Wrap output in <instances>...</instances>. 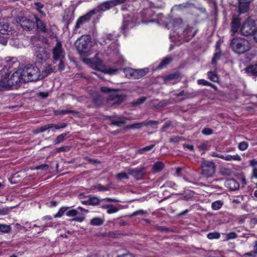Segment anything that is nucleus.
<instances>
[{"instance_id":"55","label":"nucleus","mask_w":257,"mask_h":257,"mask_svg":"<svg viewBox=\"0 0 257 257\" xmlns=\"http://www.w3.org/2000/svg\"><path fill=\"white\" fill-rule=\"evenodd\" d=\"M11 209L9 207H4L0 209V215H4L8 214Z\"/></svg>"},{"instance_id":"58","label":"nucleus","mask_w":257,"mask_h":257,"mask_svg":"<svg viewBox=\"0 0 257 257\" xmlns=\"http://www.w3.org/2000/svg\"><path fill=\"white\" fill-rule=\"evenodd\" d=\"M38 95L42 98L44 99L48 96L49 93L48 92H40L38 93Z\"/></svg>"},{"instance_id":"45","label":"nucleus","mask_w":257,"mask_h":257,"mask_svg":"<svg viewBox=\"0 0 257 257\" xmlns=\"http://www.w3.org/2000/svg\"><path fill=\"white\" fill-rule=\"evenodd\" d=\"M146 100V97H142L139 99H138L136 100H135L132 102V104L133 106L138 105L142 103H143L144 102H145Z\"/></svg>"},{"instance_id":"57","label":"nucleus","mask_w":257,"mask_h":257,"mask_svg":"<svg viewBox=\"0 0 257 257\" xmlns=\"http://www.w3.org/2000/svg\"><path fill=\"white\" fill-rule=\"evenodd\" d=\"M126 0H111L113 7L118 4L124 3Z\"/></svg>"},{"instance_id":"31","label":"nucleus","mask_w":257,"mask_h":257,"mask_svg":"<svg viewBox=\"0 0 257 257\" xmlns=\"http://www.w3.org/2000/svg\"><path fill=\"white\" fill-rule=\"evenodd\" d=\"M223 204V202L221 200L215 201L212 203L211 208L214 210H218L220 209Z\"/></svg>"},{"instance_id":"32","label":"nucleus","mask_w":257,"mask_h":257,"mask_svg":"<svg viewBox=\"0 0 257 257\" xmlns=\"http://www.w3.org/2000/svg\"><path fill=\"white\" fill-rule=\"evenodd\" d=\"M100 202L99 199L95 196H92L89 197L87 200V203L90 204V205H97Z\"/></svg>"},{"instance_id":"5","label":"nucleus","mask_w":257,"mask_h":257,"mask_svg":"<svg viewBox=\"0 0 257 257\" xmlns=\"http://www.w3.org/2000/svg\"><path fill=\"white\" fill-rule=\"evenodd\" d=\"M200 167V174L203 177L209 178L213 177L216 171V166L212 161L204 160L201 162Z\"/></svg>"},{"instance_id":"15","label":"nucleus","mask_w":257,"mask_h":257,"mask_svg":"<svg viewBox=\"0 0 257 257\" xmlns=\"http://www.w3.org/2000/svg\"><path fill=\"white\" fill-rule=\"evenodd\" d=\"M143 23H147L148 22H154V20L149 19L154 16V12L151 8L143 10L141 12Z\"/></svg>"},{"instance_id":"54","label":"nucleus","mask_w":257,"mask_h":257,"mask_svg":"<svg viewBox=\"0 0 257 257\" xmlns=\"http://www.w3.org/2000/svg\"><path fill=\"white\" fill-rule=\"evenodd\" d=\"M144 126H147V125H157L159 122L155 120H150V121H144Z\"/></svg>"},{"instance_id":"53","label":"nucleus","mask_w":257,"mask_h":257,"mask_svg":"<svg viewBox=\"0 0 257 257\" xmlns=\"http://www.w3.org/2000/svg\"><path fill=\"white\" fill-rule=\"evenodd\" d=\"M237 234L234 232H229L227 234L226 238L227 240L235 239L237 237Z\"/></svg>"},{"instance_id":"27","label":"nucleus","mask_w":257,"mask_h":257,"mask_svg":"<svg viewBox=\"0 0 257 257\" xmlns=\"http://www.w3.org/2000/svg\"><path fill=\"white\" fill-rule=\"evenodd\" d=\"M126 118L123 117H119L116 119H112L111 121V123L112 125L120 126L125 122Z\"/></svg>"},{"instance_id":"3","label":"nucleus","mask_w":257,"mask_h":257,"mask_svg":"<svg viewBox=\"0 0 257 257\" xmlns=\"http://www.w3.org/2000/svg\"><path fill=\"white\" fill-rule=\"evenodd\" d=\"M75 46L80 54H87L92 46L90 36L89 35L81 36L75 41Z\"/></svg>"},{"instance_id":"1","label":"nucleus","mask_w":257,"mask_h":257,"mask_svg":"<svg viewBox=\"0 0 257 257\" xmlns=\"http://www.w3.org/2000/svg\"><path fill=\"white\" fill-rule=\"evenodd\" d=\"M22 80L24 82L36 81L41 78L39 68L33 64H28L21 69Z\"/></svg>"},{"instance_id":"42","label":"nucleus","mask_w":257,"mask_h":257,"mask_svg":"<svg viewBox=\"0 0 257 257\" xmlns=\"http://www.w3.org/2000/svg\"><path fill=\"white\" fill-rule=\"evenodd\" d=\"M54 68L51 65H48L46 67L45 70L43 71L44 76H47L53 72Z\"/></svg>"},{"instance_id":"8","label":"nucleus","mask_w":257,"mask_h":257,"mask_svg":"<svg viewBox=\"0 0 257 257\" xmlns=\"http://www.w3.org/2000/svg\"><path fill=\"white\" fill-rule=\"evenodd\" d=\"M178 33L179 38L185 41H190L195 35V32L193 31V28L191 27H187L183 31H182V29H179Z\"/></svg>"},{"instance_id":"59","label":"nucleus","mask_w":257,"mask_h":257,"mask_svg":"<svg viewBox=\"0 0 257 257\" xmlns=\"http://www.w3.org/2000/svg\"><path fill=\"white\" fill-rule=\"evenodd\" d=\"M58 61L59 62V65H58V68L60 71L63 70L64 69L65 65H64V59H62L61 60H58Z\"/></svg>"},{"instance_id":"23","label":"nucleus","mask_w":257,"mask_h":257,"mask_svg":"<svg viewBox=\"0 0 257 257\" xmlns=\"http://www.w3.org/2000/svg\"><path fill=\"white\" fill-rule=\"evenodd\" d=\"M174 95L176 97L183 96V98L181 99V100H183L185 99L193 98L196 96V94L195 93H189L184 90H182L180 91L179 93L175 94Z\"/></svg>"},{"instance_id":"9","label":"nucleus","mask_w":257,"mask_h":257,"mask_svg":"<svg viewBox=\"0 0 257 257\" xmlns=\"http://www.w3.org/2000/svg\"><path fill=\"white\" fill-rule=\"evenodd\" d=\"M9 71V70H8V71H6V73H3V74L0 73V75L1 76L0 80V91L9 90L12 88V86L9 82V79H8L7 77Z\"/></svg>"},{"instance_id":"14","label":"nucleus","mask_w":257,"mask_h":257,"mask_svg":"<svg viewBox=\"0 0 257 257\" xmlns=\"http://www.w3.org/2000/svg\"><path fill=\"white\" fill-rule=\"evenodd\" d=\"M20 23L23 29L30 31L33 29L35 26V22L26 17H23L20 20Z\"/></svg>"},{"instance_id":"46","label":"nucleus","mask_w":257,"mask_h":257,"mask_svg":"<svg viewBox=\"0 0 257 257\" xmlns=\"http://www.w3.org/2000/svg\"><path fill=\"white\" fill-rule=\"evenodd\" d=\"M116 178L118 180H121L123 179H128V176L125 172H121L116 175Z\"/></svg>"},{"instance_id":"48","label":"nucleus","mask_w":257,"mask_h":257,"mask_svg":"<svg viewBox=\"0 0 257 257\" xmlns=\"http://www.w3.org/2000/svg\"><path fill=\"white\" fill-rule=\"evenodd\" d=\"M49 165L46 164H42L39 166H36L34 169L35 170H41L44 171H46L49 169Z\"/></svg>"},{"instance_id":"64","label":"nucleus","mask_w":257,"mask_h":257,"mask_svg":"<svg viewBox=\"0 0 257 257\" xmlns=\"http://www.w3.org/2000/svg\"><path fill=\"white\" fill-rule=\"evenodd\" d=\"M84 217L83 216H79L78 217L74 218L72 220L81 222L84 220Z\"/></svg>"},{"instance_id":"63","label":"nucleus","mask_w":257,"mask_h":257,"mask_svg":"<svg viewBox=\"0 0 257 257\" xmlns=\"http://www.w3.org/2000/svg\"><path fill=\"white\" fill-rule=\"evenodd\" d=\"M164 186H167V187H170L172 188H174L176 186V184L175 183L172 182V181H168L166 182V183L164 185Z\"/></svg>"},{"instance_id":"60","label":"nucleus","mask_w":257,"mask_h":257,"mask_svg":"<svg viewBox=\"0 0 257 257\" xmlns=\"http://www.w3.org/2000/svg\"><path fill=\"white\" fill-rule=\"evenodd\" d=\"M231 160L240 161L241 160V158L239 155L236 154L234 155H231Z\"/></svg>"},{"instance_id":"51","label":"nucleus","mask_w":257,"mask_h":257,"mask_svg":"<svg viewBox=\"0 0 257 257\" xmlns=\"http://www.w3.org/2000/svg\"><path fill=\"white\" fill-rule=\"evenodd\" d=\"M118 210L119 209L117 207H114L113 205H111V207L107 210V212L108 214H112L117 212Z\"/></svg>"},{"instance_id":"61","label":"nucleus","mask_w":257,"mask_h":257,"mask_svg":"<svg viewBox=\"0 0 257 257\" xmlns=\"http://www.w3.org/2000/svg\"><path fill=\"white\" fill-rule=\"evenodd\" d=\"M118 71V69H113V68H108L107 70H106V72L108 74H115L117 71Z\"/></svg>"},{"instance_id":"33","label":"nucleus","mask_w":257,"mask_h":257,"mask_svg":"<svg viewBox=\"0 0 257 257\" xmlns=\"http://www.w3.org/2000/svg\"><path fill=\"white\" fill-rule=\"evenodd\" d=\"M172 61V59L170 57L165 58L158 66L159 69H162L165 67Z\"/></svg>"},{"instance_id":"7","label":"nucleus","mask_w":257,"mask_h":257,"mask_svg":"<svg viewBox=\"0 0 257 257\" xmlns=\"http://www.w3.org/2000/svg\"><path fill=\"white\" fill-rule=\"evenodd\" d=\"M254 22L251 19H247L242 25L240 31L242 35L248 36L253 34L254 30Z\"/></svg>"},{"instance_id":"56","label":"nucleus","mask_w":257,"mask_h":257,"mask_svg":"<svg viewBox=\"0 0 257 257\" xmlns=\"http://www.w3.org/2000/svg\"><path fill=\"white\" fill-rule=\"evenodd\" d=\"M67 124L65 123H60L59 124H55V128L56 130L63 128L67 126Z\"/></svg>"},{"instance_id":"10","label":"nucleus","mask_w":257,"mask_h":257,"mask_svg":"<svg viewBox=\"0 0 257 257\" xmlns=\"http://www.w3.org/2000/svg\"><path fill=\"white\" fill-rule=\"evenodd\" d=\"M22 74L23 73L21 69H19L13 73L11 75L9 79L12 88L19 84L21 80H22Z\"/></svg>"},{"instance_id":"39","label":"nucleus","mask_w":257,"mask_h":257,"mask_svg":"<svg viewBox=\"0 0 257 257\" xmlns=\"http://www.w3.org/2000/svg\"><path fill=\"white\" fill-rule=\"evenodd\" d=\"M207 236V238L209 239H218L220 237V235L219 232H213L209 233Z\"/></svg>"},{"instance_id":"62","label":"nucleus","mask_w":257,"mask_h":257,"mask_svg":"<svg viewBox=\"0 0 257 257\" xmlns=\"http://www.w3.org/2000/svg\"><path fill=\"white\" fill-rule=\"evenodd\" d=\"M97 188L99 190V191H107L108 190V187H106V186H102L100 184H99L97 186Z\"/></svg>"},{"instance_id":"49","label":"nucleus","mask_w":257,"mask_h":257,"mask_svg":"<svg viewBox=\"0 0 257 257\" xmlns=\"http://www.w3.org/2000/svg\"><path fill=\"white\" fill-rule=\"evenodd\" d=\"M147 213H147V211L144 210L143 209H140V210H137V211L133 212L130 215V216L132 217V216H137V215H143V214H147Z\"/></svg>"},{"instance_id":"21","label":"nucleus","mask_w":257,"mask_h":257,"mask_svg":"<svg viewBox=\"0 0 257 257\" xmlns=\"http://www.w3.org/2000/svg\"><path fill=\"white\" fill-rule=\"evenodd\" d=\"M11 29L8 23L4 21H0V34L8 35L10 32Z\"/></svg>"},{"instance_id":"30","label":"nucleus","mask_w":257,"mask_h":257,"mask_svg":"<svg viewBox=\"0 0 257 257\" xmlns=\"http://www.w3.org/2000/svg\"><path fill=\"white\" fill-rule=\"evenodd\" d=\"M123 70L126 77L134 79L135 69L131 68H125Z\"/></svg>"},{"instance_id":"35","label":"nucleus","mask_w":257,"mask_h":257,"mask_svg":"<svg viewBox=\"0 0 257 257\" xmlns=\"http://www.w3.org/2000/svg\"><path fill=\"white\" fill-rule=\"evenodd\" d=\"M103 220L99 217L92 218L90 221V223L92 225L98 226L102 224Z\"/></svg>"},{"instance_id":"44","label":"nucleus","mask_w":257,"mask_h":257,"mask_svg":"<svg viewBox=\"0 0 257 257\" xmlns=\"http://www.w3.org/2000/svg\"><path fill=\"white\" fill-rule=\"evenodd\" d=\"M248 147V144L246 142H241L238 145V149L241 151L246 150Z\"/></svg>"},{"instance_id":"20","label":"nucleus","mask_w":257,"mask_h":257,"mask_svg":"<svg viewBox=\"0 0 257 257\" xmlns=\"http://www.w3.org/2000/svg\"><path fill=\"white\" fill-rule=\"evenodd\" d=\"M35 56L37 63H42L48 58V55L44 49L37 52Z\"/></svg>"},{"instance_id":"16","label":"nucleus","mask_w":257,"mask_h":257,"mask_svg":"<svg viewBox=\"0 0 257 257\" xmlns=\"http://www.w3.org/2000/svg\"><path fill=\"white\" fill-rule=\"evenodd\" d=\"M83 211L87 212L88 211L81 207H77L76 209H70L69 207H67V211L66 213V215L69 217H74L78 215H80L82 214Z\"/></svg>"},{"instance_id":"47","label":"nucleus","mask_w":257,"mask_h":257,"mask_svg":"<svg viewBox=\"0 0 257 257\" xmlns=\"http://www.w3.org/2000/svg\"><path fill=\"white\" fill-rule=\"evenodd\" d=\"M200 150L206 151L208 150V142H203L197 146Z\"/></svg>"},{"instance_id":"2","label":"nucleus","mask_w":257,"mask_h":257,"mask_svg":"<svg viewBox=\"0 0 257 257\" xmlns=\"http://www.w3.org/2000/svg\"><path fill=\"white\" fill-rule=\"evenodd\" d=\"M230 47L236 53L240 54L249 51L251 46L249 41L241 38H234L230 42Z\"/></svg>"},{"instance_id":"50","label":"nucleus","mask_w":257,"mask_h":257,"mask_svg":"<svg viewBox=\"0 0 257 257\" xmlns=\"http://www.w3.org/2000/svg\"><path fill=\"white\" fill-rule=\"evenodd\" d=\"M197 83L199 85H202L204 86H213L210 82H208L207 81L204 79H199L197 80Z\"/></svg>"},{"instance_id":"17","label":"nucleus","mask_w":257,"mask_h":257,"mask_svg":"<svg viewBox=\"0 0 257 257\" xmlns=\"http://www.w3.org/2000/svg\"><path fill=\"white\" fill-rule=\"evenodd\" d=\"M91 67L100 71H103L104 70V65L102 61L96 57L91 60Z\"/></svg>"},{"instance_id":"37","label":"nucleus","mask_w":257,"mask_h":257,"mask_svg":"<svg viewBox=\"0 0 257 257\" xmlns=\"http://www.w3.org/2000/svg\"><path fill=\"white\" fill-rule=\"evenodd\" d=\"M67 133H63L59 135L54 140V144L55 145H57L63 142L65 140V137L67 136Z\"/></svg>"},{"instance_id":"29","label":"nucleus","mask_w":257,"mask_h":257,"mask_svg":"<svg viewBox=\"0 0 257 257\" xmlns=\"http://www.w3.org/2000/svg\"><path fill=\"white\" fill-rule=\"evenodd\" d=\"M244 70L246 72L251 75H257V64L247 67L245 68Z\"/></svg>"},{"instance_id":"40","label":"nucleus","mask_w":257,"mask_h":257,"mask_svg":"<svg viewBox=\"0 0 257 257\" xmlns=\"http://www.w3.org/2000/svg\"><path fill=\"white\" fill-rule=\"evenodd\" d=\"M179 77V74L178 73H173L169 74L166 76L165 81H169L171 80L177 79Z\"/></svg>"},{"instance_id":"22","label":"nucleus","mask_w":257,"mask_h":257,"mask_svg":"<svg viewBox=\"0 0 257 257\" xmlns=\"http://www.w3.org/2000/svg\"><path fill=\"white\" fill-rule=\"evenodd\" d=\"M35 19L37 29L42 32L46 33L47 32V29L46 27V24L35 16Z\"/></svg>"},{"instance_id":"34","label":"nucleus","mask_w":257,"mask_h":257,"mask_svg":"<svg viewBox=\"0 0 257 257\" xmlns=\"http://www.w3.org/2000/svg\"><path fill=\"white\" fill-rule=\"evenodd\" d=\"M208 78L212 81L217 82L219 78L215 71H209L208 72Z\"/></svg>"},{"instance_id":"38","label":"nucleus","mask_w":257,"mask_h":257,"mask_svg":"<svg viewBox=\"0 0 257 257\" xmlns=\"http://www.w3.org/2000/svg\"><path fill=\"white\" fill-rule=\"evenodd\" d=\"M11 228L10 225L6 224H0V231L3 233H9Z\"/></svg>"},{"instance_id":"36","label":"nucleus","mask_w":257,"mask_h":257,"mask_svg":"<svg viewBox=\"0 0 257 257\" xmlns=\"http://www.w3.org/2000/svg\"><path fill=\"white\" fill-rule=\"evenodd\" d=\"M155 145H151L148 146H146L143 148L139 149L137 151V153L140 154H143L146 152L151 151L152 149L155 147Z\"/></svg>"},{"instance_id":"11","label":"nucleus","mask_w":257,"mask_h":257,"mask_svg":"<svg viewBox=\"0 0 257 257\" xmlns=\"http://www.w3.org/2000/svg\"><path fill=\"white\" fill-rule=\"evenodd\" d=\"M130 174L137 180L142 179L146 173V168L142 167L130 170Z\"/></svg>"},{"instance_id":"43","label":"nucleus","mask_w":257,"mask_h":257,"mask_svg":"<svg viewBox=\"0 0 257 257\" xmlns=\"http://www.w3.org/2000/svg\"><path fill=\"white\" fill-rule=\"evenodd\" d=\"M67 211V207H62L60 209V210L57 212V213L54 215V217H60L62 215H63L64 214V213L66 214Z\"/></svg>"},{"instance_id":"41","label":"nucleus","mask_w":257,"mask_h":257,"mask_svg":"<svg viewBox=\"0 0 257 257\" xmlns=\"http://www.w3.org/2000/svg\"><path fill=\"white\" fill-rule=\"evenodd\" d=\"M144 121L139 123H135L128 125L127 127L131 129L140 128L143 126H144Z\"/></svg>"},{"instance_id":"24","label":"nucleus","mask_w":257,"mask_h":257,"mask_svg":"<svg viewBox=\"0 0 257 257\" xmlns=\"http://www.w3.org/2000/svg\"><path fill=\"white\" fill-rule=\"evenodd\" d=\"M240 23V22L239 19H233L231 23V32L232 34L234 35L236 33H237L239 29Z\"/></svg>"},{"instance_id":"18","label":"nucleus","mask_w":257,"mask_h":257,"mask_svg":"<svg viewBox=\"0 0 257 257\" xmlns=\"http://www.w3.org/2000/svg\"><path fill=\"white\" fill-rule=\"evenodd\" d=\"M239 2V11L240 13H244L247 11L250 3L252 0H238Z\"/></svg>"},{"instance_id":"26","label":"nucleus","mask_w":257,"mask_h":257,"mask_svg":"<svg viewBox=\"0 0 257 257\" xmlns=\"http://www.w3.org/2000/svg\"><path fill=\"white\" fill-rule=\"evenodd\" d=\"M54 113L56 115H64L67 113H71L73 114H77L76 111L69 109H57L54 111Z\"/></svg>"},{"instance_id":"25","label":"nucleus","mask_w":257,"mask_h":257,"mask_svg":"<svg viewBox=\"0 0 257 257\" xmlns=\"http://www.w3.org/2000/svg\"><path fill=\"white\" fill-rule=\"evenodd\" d=\"M148 72V68L142 69H135L134 79H139L146 75Z\"/></svg>"},{"instance_id":"28","label":"nucleus","mask_w":257,"mask_h":257,"mask_svg":"<svg viewBox=\"0 0 257 257\" xmlns=\"http://www.w3.org/2000/svg\"><path fill=\"white\" fill-rule=\"evenodd\" d=\"M164 167V165L163 163L160 161H158L154 164L152 170L154 172H158L162 170Z\"/></svg>"},{"instance_id":"52","label":"nucleus","mask_w":257,"mask_h":257,"mask_svg":"<svg viewBox=\"0 0 257 257\" xmlns=\"http://www.w3.org/2000/svg\"><path fill=\"white\" fill-rule=\"evenodd\" d=\"M202 133L206 136H208L212 134L213 130L208 127H205L202 131Z\"/></svg>"},{"instance_id":"6","label":"nucleus","mask_w":257,"mask_h":257,"mask_svg":"<svg viewBox=\"0 0 257 257\" xmlns=\"http://www.w3.org/2000/svg\"><path fill=\"white\" fill-rule=\"evenodd\" d=\"M65 52L62 48V45L60 42H58L52 49V58L54 63L58 60L65 59Z\"/></svg>"},{"instance_id":"4","label":"nucleus","mask_w":257,"mask_h":257,"mask_svg":"<svg viewBox=\"0 0 257 257\" xmlns=\"http://www.w3.org/2000/svg\"><path fill=\"white\" fill-rule=\"evenodd\" d=\"M101 91L108 94L107 101L111 104H120L125 99V96L120 93L117 90L111 89L103 86L101 87Z\"/></svg>"},{"instance_id":"19","label":"nucleus","mask_w":257,"mask_h":257,"mask_svg":"<svg viewBox=\"0 0 257 257\" xmlns=\"http://www.w3.org/2000/svg\"><path fill=\"white\" fill-rule=\"evenodd\" d=\"M224 185L226 187L232 191L236 190L239 187V183L235 180L232 179L227 180L225 182Z\"/></svg>"},{"instance_id":"12","label":"nucleus","mask_w":257,"mask_h":257,"mask_svg":"<svg viewBox=\"0 0 257 257\" xmlns=\"http://www.w3.org/2000/svg\"><path fill=\"white\" fill-rule=\"evenodd\" d=\"M93 13V12L90 11L86 15L80 17L76 22L75 29L79 28L84 24L88 23L92 16L94 15Z\"/></svg>"},{"instance_id":"13","label":"nucleus","mask_w":257,"mask_h":257,"mask_svg":"<svg viewBox=\"0 0 257 257\" xmlns=\"http://www.w3.org/2000/svg\"><path fill=\"white\" fill-rule=\"evenodd\" d=\"M113 7L111 0L106 1L102 3L98 6L96 8L91 10V12H93V15L97 14L101 12H104L107 10H109Z\"/></svg>"}]
</instances>
